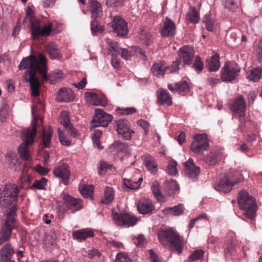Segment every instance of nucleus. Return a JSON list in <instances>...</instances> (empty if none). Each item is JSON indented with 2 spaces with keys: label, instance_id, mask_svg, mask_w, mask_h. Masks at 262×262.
I'll return each instance as SVG.
<instances>
[{
  "label": "nucleus",
  "instance_id": "nucleus-1",
  "mask_svg": "<svg viewBox=\"0 0 262 262\" xmlns=\"http://www.w3.org/2000/svg\"><path fill=\"white\" fill-rule=\"evenodd\" d=\"M43 67L39 61V54L38 57L33 55H30L23 58L18 66L19 70H27L24 75V78L26 82H29L30 85L31 95L33 97L39 96V88L40 82L36 76L37 72L40 74V71Z\"/></svg>",
  "mask_w": 262,
  "mask_h": 262
},
{
  "label": "nucleus",
  "instance_id": "nucleus-2",
  "mask_svg": "<svg viewBox=\"0 0 262 262\" xmlns=\"http://www.w3.org/2000/svg\"><path fill=\"white\" fill-rule=\"evenodd\" d=\"M159 242L164 246H168L178 254L182 252L185 243L183 239L172 230H160L158 233Z\"/></svg>",
  "mask_w": 262,
  "mask_h": 262
},
{
  "label": "nucleus",
  "instance_id": "nucleus-3",
  "mask_svg": "<svg viewBox=\"0 0 262 262\" xmlns=\"http://www.w3.org/2000/svg\"><path fill=\"white\" fill-rule=\"evenodd\" d=\"M17 207L15 204L12 205L9 209L6 219L0 229V245L10 241L12 230L16 223Z\"/></svg>",
  "mask_w": 262,
  "mask_h": 262
},
{
  "label": "nucleus",
  "instance_id": "nucleus-4",
  "mask_svg": "<svg viewBox=\"0 0 262 262\" xmlns=\"http://www.w3.org/2000/svg\"><path fill=\"white\" fill-rule=\"evenodd\" d=\"M33 11L29 7L27 8L26 17L24 19V23L28 21L31 23V37L33 40H37L40 36H48L52 30V24L42 26L41 20L38 19L33 20L32 15Z\"/></svg>",
  "mask_w": 262,
  "mask_h": 262
},
{
  "label": "nucleus",
  "instance_id": "nucleus-5",
  "mask_svg": "<svg viewBox=\"0 0 262 262\" xmlns=\"http://www.w3.org/2000/svg\"><path fill=\"white\" fill-rule=\"evenodd\" d=\"M36 133L37 122H35L31 129L27 128L21 132L23 143L19 146L18 153L24 160H28L30 159V155L28 146L33 144Z\"/></svg>",
  "mask_w": 262,
  "mask_h": 262
},
{
  "label": "nucleus",
  "instance_id": "nucleus-6",
  "mask_svg": "<svg viewBox=\"0 0 262 262\" xmlns=\"http://www.w3.org/2000/svg\"><path fill=\"white\" fill-rule=\"evenodd\" d=\"M237 201L240 209L244 211V214L249 219H253L257 209L255 199L246 191L242 190L238 193Z\"/></svg>",
  "mask_w": 262,
  "mask_h": 262
},
{
  "label": "nucleus",
  "instance_id": "nucleus-7",
  "mask_svg": "<svg viewBox=\"0 0 262 262\" xmlns=\"http://www.w3.org/2000/svg\"><path fill=\"white\" fill-rule=\"evenodd\" d=\"M237 175V172L228 173L223 178L216 182L214 185V189L218 191L224 193L230 192L233 186L241 182L244 179L243 177L235 178V177Z\"/></svg>",
  "mask_w": 262,
  "mask_h": 262
},
{
  "label": "nucleus",
  "instance_id": "nucleus-8",
  "mask_svg": "<svg viewBox=\"0 0 262 262\" xmlns=\"http://www.w3.org/2000/svg\"><path fill=\"white\" fill-rule=\"evenodd\" d=\"M39 61L43 66L42 69L40 71V75L45 81H49L51 84H55L63 78L64 75L59 70H55L51 72L48 75L47 74V58L41 53H39Z\"/></svg>",
  "mask_w": 262,
  "mask_h": 262
},
{
  "label": "nucleus",
  "instance_id": "nucleus-9",
  "mask_svg": "<svg viewBox=\"0 0 262 262\" xmlns=\"http://www.w3.org/2000/svg\"><path fill=\"white\" fill-rule=\"evenodd\" d=\"M63 200L61 211H70L71 213H75L76 211L81 210L83 207L82 200L69 195L67 193H62L61 195Z\"/></svg>",
  "mask_w": 262,
  "mask_h": 262
},
{
  "label": "nucleus",
  "instance_id": "nucleus-10",
  "mask_svg": "<svg viewBox=\"0 0 262 262\" xmlns=\"http://www.w3.org/2000/svg\"><path fill=\"white\" fill-rule=\"evenodd\" d=\"M240 70L241 69L236 62H226L221 70V79L223 81H232L236 78Z\"/></svg>",
  "mask_w": 262,
  "mask_h": 262
},
{
  "label": "nucleus",
  "instance_id": "nucleus-11",
  "mask_svg": "<svg viewBox=\"0 0 262 262\" xmlns=\"http://www.w3.org/2000/svg\"><path fill=\"white\" fill-rule=\"evenodd\" d=\"M112 218L115 223L118 226L125 227L134 226L137 222L138 219L134 215L127 213H120L112 209Z\"/></svg>",
  "mask_w": 262,
  "mask_h": 262
},
{
  "label": "nucleus",
  "instance_id": "nucleus-12",
  "mask_svg": "<svg viewBox=\"0 0 262 262\" xmlns=\"http://www.w3.org/2000/svg\"><path fill=\"white\" fill-rule=\"evenodd\" d=\"M209 145L206 135L198 134L193 138L190 149L193 153L200 155L208 149Z\"/></svg>",
  "mask_w": 262,
  "mask_h": 262
},
{
  "label": "nucleus",
  "instance_id": "nucleus-13",
  "mask_svg": "<svg viewBox=\"0 0 262 262\" xmlns=\"http://www.w3.org/2000/svg\"><path fill=\"white\" fill-rule=\"evenodd\" d=\"M113 119L112 115L107 114L100 108L95 110V116L92 120L93 127L102 126L105 127L111 123Z\"/></svg>",
  "mask_w": 262,
  "mask_h": 262
},
{
  "label": "nucleus",
  "instance_id": "nucleus-14",
  "mask_svg": "<svg viewBox=\"0 0 262 262\" xmlns=\"http://www.w3.org/2000/svg\"><path fill=\"white\" fill-rule=\"evenodd\" d=\"M113 31L119 36H125L128 32L127 24L121 16H117L114 17L111 22Z\"/></svg>",
  "mask_w": 262,
  "mask_h": 262
},
{
  "label": "nucleus",
  "instance_id": "nucleus-15",
  "mask_svg": "<svg viewBox=\"0 0 262 262\" xmlns=\"http://www.w3.org/2000/svg\"><path fill=\"white\" fill-rule=\"evenodd\" d=\"M179 59L183 63V66L190 65L194 57V51L189 46H184L180 48L178 52Z\"/></svg>",
  "mask_w": 262,
  "mask_h": 262
},
{
  "label": "nucleus",
  "instance_id": "nucleus-16",
  "mask_svg": "<svg viewBox=\"0 0 262 262\" xmlns=\"http://www.w3.org/2000/svg\"><path fill=\"white\" fill-rule=\"evenodd\" d=\"M229 106L231 110L238 114L240 117L245 116L246 104L245 100L242 95L231 101Z\"/></svg>",
  "mask_w": 262,
  "mask_h": 262
},
{
  "label": "nucleus",
  "instance_id": "nucleus-17",
  "mask_svg": "<svg viewBox=\"0 0 262 262\" xmlns=\"http://www.w3.org/2000/svg\"><path fill=\"white\" fill-rule=\"evenodd\" d=\"M85 97L86 101L91 104L102 106H105L107 104V98L103 94L86 92Z\"/></svg>",
  "mask_w": 262,
  "mask_h": 262
},
{
  "label": "nucleus",
  "instance_id": "nucleus-18",
  "mask_svg": "<svg viewBox=\"0 0 262 262\" xmlns=\"http://www.w3.org/2000/svg\"><path fill=\"white\" fill-rule=\"evenodd\" d=\"M137 209L140 214L145 215L152 213L155 207L151 200L144 198L138 202Z\"/></svg>",
  "mask_w": 262,
  "mask_h": 262
},
{
  "label": "nucleus",
  "instance_id": "nucleus-19",
  "mask_svg": "<svg viewBox=\"0 0 262 262\" xmlns=\"http://www.w3.org/2000/svg\"><path fill=\"white\" fill-rule=\"evenodd\" d=\"M185 174L190 179H195L200 173V168L195 166L192 159H189L184 163Z\"/></svg>",
  "mask_w": 262,
  "mask_h": 262
},
{
  "label": "nucleus",
  "instance_id": "nucleus-20",
  "mask_svg": "<svg viewBox=\"0 0 262 262\" xmlns=\"http://www.w3.org/2000/svg\"><path fill=\"white\" fill-rule=\"evenodd\" d=\"M56 99L59 102L73 101L74 100L73 92L69 88H61L57 93Z\"/></svg>",
  "mask_w": 262,
  "mask_h": 262
},
{
  "label": "nucleus",
  "instance_id": "nucleus-21",
  "mask_svg": "<svg viewBox=\"0 0 262 262\" xmlns=\"http://www.w3.org/2000/svg\"><path fill=\"white\" fill-rule=\"evenodd\" d=\"M88 10L91 14L92 19H97L102 14V9L101 4L96 0H89Z\"/></svg>",
  "mask_w": 262,
  "mask_h": 262
},
{
  "label": "nucleus",
  "instance_id": "nucleus-22",
  "mask_svg": "<svg viewBox=\"0 0 262 262\" xmlns=\"http://www.w3.org/2000/svg\"><path fill=\"white\" fill-rule=\"evenodd\" d=\"M176 26L168 17H166L161 30V34L163 37L173 36L176 32Z\"/></svg>",
  "mask_w": 262,
  "mask_h": 262
},
{
  "label": "nucleus",
  "instance_id": "nucleus-23",
  "mask_svg": "<svg viewBox=\"0 0 262 262\" xmlns=\"http://www.w3.org/2000/svg\"><path fill=\"white\" fill-rule=\"evenodd\" d=\"M167 88L172 93L178 92L181 95H183L189 91V84L186 81L169 83L168 84Z\"/></svg>",
  "mask_w": 262,
  "mask_h": 262
},
{
  "label": "nucleus",
  "instance_id": "nucleus-24",
  "mask_svg": "<svg viewBox=\"0 0 262 262\" xmlns=\"http://www.w3.org/2000/svg\"><path fill=\"white\" fill-rule=\"evenodd\" d=\"M120 53L122 57L125 60L129 59L134 54H135L136 55L140 54L142 56L141 58L143 60H145L146 59V56L145 55L144 52L137 47H132V50H130L121 48Z\"/></svg>",
  "mask_w": 262,
  "mask_h": 262
},
{
  "label": "nucleus",
  "instance_id": "nucleus-25",
  "mask_svg": "<svg viewBox=\"0 0 262 262\" xmlns=\"http://www.w3.org/2000/svg\"><path fill=\"white\" fill-rule=\"evenodd\" d=\"M53 173L56 177H59L62 180V183L67 184L70 176V171L67 165L58 166L54 170Z\"/></svg>",
  "mask_w": 262,
  "mask_h": 262
},
{
  "label": "nucleus",
  "instance_id": "nucleus-26",
  "mask_svg": "<svg viewBox=\"0 0 262 262\" xmlns=\"http://www.w3.org/2000/svg\"><path fill=\"white\" fill-rule=\"evenodd\" d=\"M220 66V56L217 53H214L210 58L206 59V67L210 72L218 71Z\"/></svg>",
  "mask_w": 262,
  "mask_h": 262
},
{
  "label": "nucleus",
  "instance_id": "nucleus-27",
  "mask_svg": "<svg viewBox=\"0 0 262 262\" xmlns=\"http://www.w3.org/2000/svg\"><path fill=\"white\" fill-rule=\"evenodd\" d=\"M45 49L52 59L59 60L62 57V54L58 46L54 43H49L45 47Z\"/></svg>",
  "mask_w": 262,
  "mask_h": 262
},
{
  "label": "nucleus",
  "instance_id": "nucleus-28",
  "mask_svg": "<svg viewBox=\"0 0 262 262\" xmlns=\"http://www.w3.org/2000/svg\"><path fill=\"white\" fill-rule=\"evenodd\" d=\"M94 235L93 231L89 228L82 229L74 231L72 233L73 239L82 241L88 238L93 237Z\"/></svg>",
  "mask_w": 262,
  "mask_h": 262
},
{
  "label": "nucleus",
  "instance_id": "nucleus-29",
  "mask_svg": "<svg viewBox=\"0 0 262 262\" xmlns=\"http://www.w3.org/2000/svg\"><path fill=\"white\" fill-rule=\"evenodd\" d=\"M152 73L156 76H163L166 72V64L164 61L159 60L154 63L151 68Z\"/></svg>",
  "mask_w": 262,
  "mask_h": 262
},
{
  "label": "nucleus",
  "instance_id": "nucleus-30",
  "mask_svg": "<svg viewBox=\"0 0 262 262\" xmlns=\"http://www.w3.org/2000/svg\"><path fill=\"white\" fill-rule=\"evenodd\" d=\"M6 162L9 167L14 171H18L20 166V162L18 157L14 154L8 155L6 157Z\"/></svg>",
  "mask_w": 262,
  "mask_h": 262
},
{
  "label": "nucleus",
  "instance_id": "nucleus-31",
  "mask_svg": "<svg viewBox=\"0 0 262 262\" xmlns=\"http://www.w3.org/2000/svg\"><path fill=\"white\" fill-rule=\"evenodd\" d=\"M1 262H7L14 254V250L10 243L5 245L0 250Z\"/></svg>",
  "mask_w": 262,
  "mask_h": 262
},
{
  "label": "nucleus",
  "instance_id": "nucleus-32",
  "mask_svg": "<svg viewBox=\"0 0 262 262\" xmlns=\"http://www.w3.org/2000/svg\"><path fill=\"white\" fill-rule=\"evenodd\" d=\"M184 211V207L182 204H179L172 207H167L163 209L162 212L165 214H170L178 216L182 214Z\"/></svg>",
  "mask_w": 262,
  "mask_h": 262
},
{
  "label": "nucleus",
  "instance_id": "nucleus-33",
  "mask_svg": "<svg viewBox=\"0 0 262 262\" xmlns=\"http://www.w3.org/2000/svg\"><path fill=\"white\" fill-rule=\"evenodd\" d=\"M139 38L142 44L147 46L150 45L152 42V36L147 27L141 28Z\"/></svg>",
  "mask_w": 262,
  "mask_h": 262
},
{
  "label": "nucleus",
  "instance_id": "nucleus-34",
  "mask_svg": "<svg viewBox=\"0 0 262 262\" xmlns=\"http://www.w3.org/2000/svg\"><path fill=\"white\" fill-rule=\"evenodd\" d=\"M43 246L48 249L54 248L56 245V236L54 232L46 234L43 241Z\"/></svg>",
  "mask_w": 262,
  "mask_h": 262
},
{
  "label": "nucleus",
  "instance_id": "nucleus-35",
  "mask_svg": "<svg viewBox=\"0 0 262 262\" xmlns=\"http://www.w3.org/2000/svg\"><path fill=\"white\" fill-rule=\"evenodd\" d=\"M158 101L161 105L170 106L172 104V98L168 91L166 90L161 91L160 94L158 96Z\"/></svg>",
  "mask_w": 262,
  "mask_h": 262
},
{
  "label": "nucleus",
  "instance_id": "nucleus-36",
  "mask_svg": "<svg viewBox=\"0 0 262 262\" xmlns=\"http://www.w3.org/2000/svg\"><path fill=\"white\" fill-rule=\"evenodd\" d=\"M105 41L108 46V54L111 55V56H118L120 54L121 48H119L117 42L113 41L109 38L105 39Z\"/></svg>",
  "mask_w": 262,
  "mask_h": 262
},
{
  "label": "nucleus",
  "instance_id": "nucleus-37",
  "mask_svg": "<svg viewBox=\"0 0 262 262\" xmlns=\"http://www.w3.org/2000/svg\"><path fill=\"white\" fill-rule=\"evenodd\" d=\"M144 164L147 169L152 173H155L157 172L158 165L155 160L150 155H146L144 157Z\"/></svg>",
  "mask_w": 262,
  "mask_h": 262
},
{
  "label": "nucleus",
  "instance_id": "nucleus-38",
  "mask_svg": "<svg viewBox=\"0 0 262 262\" xmlns=\"http://www.w3.org/2000/svg\"><path fill=\"white\" fill-rule=\"evenodd\" d=\"M186 19L187 22L194 24L199 21V14L195 7H190L187 13Z\"/></svg>",
  "mask_w": 262,
  "mask_h": 262
},
{
  "label": "nucleus",
  "instance_id": "nucleus-39",
  "mask_svg": "<svg viewBox=\"0 0 262 262\" xmlns=\"http://www.w3.org/2000/svg\"><path fill=\"white\" fill-rule=\"evenodd\" d=\"M19 192V189L16 185L7 184L5 186L1 193L4 195H11L17 198Z\"/></svg>",
  "mask_w": 262,
  "mask_h": 262
},
{
  "label": "nucleus",
  "instance_id": "nucleus-40",
  "mask_svg": "<svg viewBox=\"0 0 262 262\" xmlns=\"http://www.w3.org/2000/svg\"><path fill=\"white\" fill-rule=\"evenodd\" d=\"M52 133L53 130L50 127L43 129L42 141L43 147H49L52 137Z\"/></svg>",
  "mask_w": 262,
  "mask_h": 262
},
{
  "label": "nucleus",
  "instance_id": "nucleus-41",
  "mask_svg": "<svg viewBox=\"0 0 262 262\" xmlns=\"http://www.w3.org/2000/svg\"><path fill=\"white\" fill-rule=\"evenodd\" d=\"M111 148H113L118 153L122 152L125 154H128L129 153L128 145L119 141H115L112 145Z\"/></svg>",
  "mask_w": 262,
  "mask_h": 262
},
{
  "label": "nucleus",
  "instance_id": "nucleus-42",
  "mask_svg": "<svg viewBox=\"0 0 262 262\" xmlns=\"http://www.w3.org/2000/svg\"><path fill=\"white\" fill-rule=\"evenodd\" d=\"M261 77L262 67L253 69L251 70L250 73L247 76V78L253 82L258 81Z\"/></svg>",
  "mask_w": 262,
  "mask_h": 262
},
{
  "label": "nucleus",
  "instance_id": "nucleus-43",
  "mask_svg": "<svg viewBox=\"0 0 262 262\" xmlns=\"http://www.w3.org/2000/svg\"><path fill=\"white\" fill-rule=\"evenodd\" d=\"M104 193V197L101 201V203L107 204L111 203L114 199V191L112 188L106 187Z\"/></svg>",
  "mask_w": 262,
  "mask_h": 262
},
{
  "label": "nucleus",
  "instance_id": "nucleus-44",
  "mask_svg": "<svg viewBox=\"0 0 262 262\" xmlns=\"http://www.w3.org/2000/svg\"><path fill=\"white\" fill-rule=\"evenodd\" d=\"M165 189L167 191L166 194L170 196L179 189V186L175 180H171L166 184Z\"/></svg>",
  "mask_w": 262,
  "mask_h": 262
},
{
  "label": "nucleus",
  "instance_id": "nucleus-45",
  "mask_svg": "<svg viewBox=\"0 0 262 262\" xmlns=\"http://www.w3.org/2000/svg\"><path fill=\"white\" fill-rule=\"evenodd\" d=\"M9 105L8 103L4 101L2 103L0 107V120L4 122L7 121L9 115Z\"/></svg>",
  "mask_w": 262,
  "mask_h": 262
},
{
  "label": "nucleus",
  "instance_id": "nucleus-46",
  "mask_svg": "<svg viewBox=\"0 0 262 262\" xmlns=\"http://www.w3.org/2000/svg\"><path fill=\"white\" fill-rule=\"evenodd\" d=\"M17 198L8 195H4L3 193H0V205L8 206L11 205L16 201Z\"/></svg>",
  "mask_w": 262,
  "mask_h": 262
},
{
  "label": "nucleus",
  "instance_id": "nucleus-47",
  "mask_svg": "<svg viewBox=\"0 0 262 262\" xmlns=\"http://www.w3.org/2000/svg\"><path fill=\"white\" fill-rule=\"evenodd\" d=\"M254 55L256 61L262 63V38L259 39L255 46Z\"/></svg>",
  "mask_w": 262,
  "mask_h": 262
},
{
  "label": "nucleus",
  "instance_id": "nucleus-48",
  "mask_svg": "<svg viewBox=\"0 0 262 262\" xmlns=\"http://www.w3.org/2000/svg\"><path fill=\"white\" fill-rule=\"evenodd\" d=\"M151 189L154 196L158 200L161 201L163 200V196L160 191V185L157 181H155L152 183Z\"/></svg>",
  "mask_w": 262,
  "mask_h": 262
},
{
  "label": "nucleus",
  "instance_id": "nucleus-49",
  "mask_svg": "<svg viewBox=\"0 0 262 262\" xmlns=\"http://www.w3.org/2000/svg\"><path fill=\"white\" fill-rule=\"evenodd\" d=\"M142 178H139L138 181L137 182H132L130 180L124 179L123 182L125 186L126 187L130 189H138L140 187L141 182L142 181Z\"/></svg>",
  "mask_w": 262,
  "mask_h": 262
},
{
  "label": "nucleus",
  "instance_id": "nucleus-50",
  "mask_svg": "<svg viewBox=\"0 0 262 262\" xmlns=\"http://www.w3.org/2000/svg\"><path fill=\"white\" fill-rule=\"evenodd\" d=\"M192 68L198 73H200L204 69V63L201 58L199 56H196L194 58V62Z\"/></svg>",
  "mask_w": 262,
  "mask_h": 262
},
{
  "label": "nucleus",
  "instance_id": "nucleus-51",
  "mask_svg": "<svg viewBox=\"0 0 262 262\" xmlns=\"http://www.w3.org/2000/svg\"><path fill=\"white\" fill-rule=\"evenodd\" d=\"M181 63L180 60L177 58L170 65L166 67V71L171 73H178L180 69Z\"/></svg>",
  "mask_w": 262,
  "mask_h": 262
},
{
  "label": "nucleus",
  "instance_id": "nucleus-52",
  "mask_svg": "<svg viewBox=\"0 0 262 262\" xmlns=\"http://www.w3.org/2000/svg\"><path fill=\"white\" fill-rule=\"evenodd\" d=\"M91 25V31L93 35L97 33H102L104 30L103 27L98 24L96 19H92Z\"/></svg>",
  "mask_w": 262,
  "mask_h": 262
},
{
  "label": "nucleus",
  "instance_id": "nucleus-53",
  "mask_svg": "<svg viewBox=\"0 0 262 262\" xmlns=\"http://www.w3.org/2000/svg\"><path fill=\"white\" fill-rule=\"evenodd\" d=\"M47 180L45 178H42L40 180L35 181L32 185L31 188L35 189H45L47 185Z\"/></svg>",
  "mask_w": 262,
  "mask_h": 262
},
{
  "label": "nucleus",
  "instance_id": "nucleus-54",
  "mask_svg": "<svg viewBox=\"0 0 262 262\" xmlns=\"http://www.w3.org/2000/svg\"><path fill=\"white\" fill-rule=\"evenodd\" d=\"M177 165V163L176 161L174 160L169 161L167 168V173L171 176L176 175L178 172Z\"/></svg>",
  "mask_w": 262,
  "mask_h": 262
},
{
  "label": "nucleus",
  "instance_id": "nucleus-55",
  "mask_svg": "<svg viewBox=\"0 0 262 262\" xmlns=\"http://www.w3.org/2000/svg\"><path fill=\"white\" fill-rule=\"evenodd\" d=\"M134 244L140 248L144 247L147 244V242L143 234H140L137 237L133 238Z\"/></svg>",
  "mask_w": 262,
  "mask_h": 262
},
{
  "label": "nucleus",
  "instance_id": "nucleus-56",
  "mask_svg": "<svg viewBox=\"0 0 262 262\" xmlns=\"http://www.w3.org/2000/svg\"><path fill=\"white\" fill-rule=\"evenodd\" d=\"M81 195L85 198L91 197L93 195V186L92 185H87L82 187L80 190Z\"/></svg>",
  "mask_w": 262,
  "mask_h": 262
},
{
  "label": "nucleus",
  "instance_id": "nucleus-57",
  "mask_svg": "<svg viewBox=\"0 0 262 262\" xmlns=\"http://www.w3.org/2000/svg\"><path fill=\"white\" fill-rule=\"evenodd\" d=\"M128 121L125 119H120L117 121V133H119L122 130L127 129L128 128L127 125Z\"/></svg>",
  "mask_w": 262,
  "mask_h": 262
},
{
  "label": "nucleus",
  "instance_id": "nucleus-58",
  "mask_svg": "<svg viewBox=\"0 0 262 262\" xmlns=\"http://www.w3.org/2000/svg\"><path fill=\"white\" fill-rule=\"evenodd\" d=\"M58 134L59 139L61 144L66 146L70 145L71 141L64 136L63 132L59 128H58Z\"/></svg>",
  "mask_w": 262,
  "mask_h": 262
},
{
  "label": "nucleus",
  "instance_id": "nucleus-59",
  "mask_svg": "<svg viewBox=\"0 0 262 262\" xmlns=\"http://www.w3.org/2000/svg\"><path fill=\"white\" fill-rule=\"evenodd\" d=\"M131 259L125 253H118L116 257L115 262H130Z\"/></svg>",
  "mask_w": 262,
  "mask_h": 262
},
{
  "label": "nucleus",
  "instance_id": "nucleus-60",
  "mask_svg": "<svg viewBox=\"0 0 262 262\" xmlns=\"http://www.w3.org/2000/svg\"><path fill=\"white\" fill-rule=\"evenodd\" d=\"M218 161L217 155L215 153L211 152L206 158V162L210 165H215Z\"/></svg>",
  "mask_w": 262,
  "mask_h": 262
},
{
  "label": "nucleus",
  "instance_id": "nucleus-61",
  "mask_svg": "<svg viewBox=\"0 0 262 262\" xmlns=\"http://www.w3.org/2000/svg\"><path fill=\"white\" fill-rule=\"evenodd\" d=\"M134 132L131 130L129 127L126 129L121 131L118 134L124 140H129L132 138V134L134 133Z\"/></svg>",
  "mask_w": 262,
  "mask_h": 262
},
{
  "label": "nucleus",
  "instance_id": "nucleus-62",
  "mask_svg": "<svg viewBox=\"0 0 262 262\" xmlns=\"http://www.w3.org/2000/svg\"><path fill=\"white\" fill-rule=\"evenodd\" d=\"M204 251L202 250H195L189 257L190 261L201 258L203 256Z\"/></svg>",
  "mask_w": 262,
  "mask_h": 262
},
{
  "label": "nucleus",
  "instance_id": "nucleus-63",
  "mask_svg": "<svg viewBox=\"0 0 262 262\" xmlns=\"http://www.w3.org/2000/svg\"><path fill=\"white\" fill-rule=\"evenodd\" d=\"M225 7L231 11H233L237 7L235 0H223Z\"/></svg>",
  "mask_w": 262,
  "mask_h": 262
},
{
  "label": "nucleus",
  "instance_id": "nucleus-64",
  "mask_svg": "<svg viewBox=\"0 0 262 262\" xmlns=\"http://www.w3.org/2000/svg\"><path fill=\"white\" fill-rule=\"evenodd\" d=\"M61 123L64 126V127H66L71 124L70 121V118L69 117V115H68L67 112H63L61 113Z\"/></svg>",
  "mask_w": 262,
  "mask_h": 262
}]
</instances>
